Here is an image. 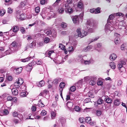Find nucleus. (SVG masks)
<instances>
[{
  "label": "nucleus",
  "instance_id": "1",
  "mask_svg": "<svg viewBox=\"0 0 127 127\" xmlns=\"http://www.w3.org/2000/svg\"><path fill=\"white\" fill-rule=\"evenodd\" d=\"M77 33L75 34L74 36L76 38H77L78 37L82 38L88 35V32L86 31L85 30H83L81 31V29L80 28H78L76 30Z\"/></svg>",
  "mask_w": 127,
  "mask_h": 127
},
{
  "label": "nucleus",
  "instance_id": "2",
  "mask_svg": "<svg viewBox=\"0 0 127 127\" xmlns=\"http://www.w3.org/2000/svg\"><path fill=\"white\" fill-rule=\"evenodd\" d=\"M115 26V24L114 25L111 23H107L105 25V30L106 33L107 34H108L111 32L113 30Z\"/></svg>",
  "mask_w": 127,
  "mask_h": 127
},
{
  "label": "nucleus",
  "instance_id": "3",
  "mask_svg": "<svg viewBox=\"0 0 127 127\" xmlns=\"http://www.w3.org/2000/svg\"><path fill=\"white\" fill-rule=\"evenodd\" d=\"M63 5L64 7H65V11L66 13L71 14L73 12V9L72 8L69 7V5H68V4L66 2H64Z\"/></svg>",
  "mask_w": 127,
  "mask_h": 127
},
{
  "label": "nucleus",
  "instance_id": "4",
  "mask_svg": "<svg viewBox=\"0 0 127 127\" xmlns=\"http://www.w3.org/2000/svg\"><path fill=\"white\" fill-rule=\"evenodd\" d=\"M22 12V11L20 10L17 11V18L21 20H24L25 18V15L24 13H21Z\"/></svg>",
  "mask_w": 127,
  "mask_h": 127
},
{
  "label": "nucleus",
  "instance_id": "5",
  "mask_svg": "<svg viewBox=\"0 0 127 127\" xmlns=\"http://www.w3.org/2000/svg\"><path fill=\"white\" fill-rule=\"evenodd\" d=\"M74 7L75 8H77L78 9H81L84 8V4L82 1L80 0L76 4L75 3V2L73 3Z\"/></svg>",
  "mask_w": 127,
  "mask_h": 127
},
{
  "label": "nucleus",
  "instance_id": "6",
  "mask_svg": "<svg viewBox=\"0 0 127 127\" xmlns=\"http://www.w3.org/2000/svg\"><path fill=\"white\" fill-rule=\"evenodd\" d=\"M19 30V28L17 26H14L13 27L12 31L11 30H10L8 32L9 34L10 35H12V36H14L15 35V33H13L11 34V32H17Z\"/></svg>",
  "mask_w": 127,
  "mask_h": 127
},
{
  "label": "nucleus",
  "instance_id": "7",
  "mask_svg": "<svg viewBox=\"0 0 127 127\" xmlns=\"http://www.w3.org/2000/svg\"><path fill=\"white\" fill-rule=\"evenodd\" d=\"M11 69H14V72L16 74H18L21 72L23 68L22 67H21L17 68H12Z\"/></svg>",
  "mask_w": 127,
  "mask_h": 127
},
{
  "label": "nucleus",
  "instance_id": "8",
  "mask_svg": "<svg viewBox=\"0 0 127 127\" xmlns=\"http://www.w3.org/2000/svg\"><path fill=\"white\" fill-rule=\"evenodd\" d=\"M72 19L73 23L75 24H78L80 21L81 22V20L79 19L78 16H74Z\"/></svg>",
  "mask_w": 127,
  "mask_h": 127
},
{
  "label": "nucleus",
  "instance_id": "9",
  "mask_svg": "<svg viewBox=\"0 0 127 127\" xmlns=\"http://www.w3.org/2000/svg\"><path fill=\"white\" fill-rule=\"evenodd\" d=\"M81 61L82 63H84V64L86 65L89 64L91 63H93V60L91 59H90L89 61H85L83 59H82L81 60Z\"/></svg>",
  "mask_w": 127,
  "mask_h": 127
},
{
  "label": "nucleus",
  "instance_id": "10",
  "mask_svg": "<svg viewBox=\"0 0 127 127\" xmlns=\"http://www.w3.org/2000/svg\"><path fill=\"white\" fill-rule=\"evenodd\" d=\"M83 81V80H79L77 83L75 84V86L78 88H80L82 86Z\"/></svg>",
  "mask_w": 127,
  "mask_h": 127
},
{
  "label": "nucleus",
  "instance_id": "11",
  "mask_svg": "<svg viewBox=\"0 0 127 127\" xmlns=\"http://www.w3.org/2000/svg\"><path fill=\"white\" fill-rule=\"evenodd\" d=\"M91 77V80L89 82V84L92 86H94L96 84L95 78L93 77Z\"/></svg>",
  "mask_w": 127,
  "mask_h": 127
},
{
  "label": "nucleus",
  "instance_id": "12",
  "mask_svg": "<svg viewBox=\"0 0 127 127\" xmlns=\"http://www.w3.org/2000/svg\"><path fill=\"white\" fill-rule=\"evenodd\" d=\"M32 66H33V62L29 63L26 67L27 70L28 71H31L32 68Z\"/></svg>",
  "mask_w": 127,
  "mask_h": 127
},
{
  "label": "nucleus",
  "instance_id": "13",
  "mask_svg": "<svg viewBox=\"0 0 127 127\" xmlns=\"http://www.w3.org/2000/svg\"><path fill=\"white\" fill-rule=\"evenodd\" d=\"M117 57V56L116 54L113 53L110 55V60L112 61H114Z\"/></svg>",
  "mask_w": 127,
  "mask_h": 127
},
{
  "label": "nucleus",
  "instance_id": "14",
  "mask_svg": "<svg viewBox=\"0 0 127 127\" xmlns=\"http://www.w3.org/2000/svg\"><path fill=\"white\" fill-rule=\"evenodd\" d=\"M59 122L61 123L62 126L66 122V120L63 117H60L59 118Z\"/></svg>",
  "mask_w": 127,
  "mask_h": 127
},
{
  "label": "nucleus",
  "instance_id": "15",
  "mask_svg": "<svg viewBox=\"0 0 127 127\" xmlns=\"http://www.w3.org/2000/svg\"><path fill=\"white\" fill-rule=\"evenodd\" d=\"M36 84L39 87H41L44 86L45 84V82L43 80H41L40 82H37Z\"/></svg>",
  "mask_w": 127,
  "mask_h": 127
},
{
  "label": "nucleus",
  "instance_id": "16",
  "mask_svg": "<svg viewBox=\"0 0 127 127\" xmlns=\"http://www.w3.org/2000/svg\"><path fill=\"white\" fill-rule=\"evenodd\" d=\"M44 32L47 34V35L50 37L53 36L52 34V33L51 30H46L44 31Z\"/></svg>",
  "mask_w": 127,
  "mask_h": 127
},
{
  "label": "nucleus",
  "instance_id": "17",
  "mask_svg": "<svg viewBox=\"0 0 127 127\" xmlns=\"http://www.w3.org/2000/svg\"><path fill=\"white\" fill-rule=\"evenodd\" d=\"M11 91L13 95L16 96L18 94V92L17 89L13 88L12 89Z\"/></svg>",
  "mask_w": 127,
  "mask_h": 127
},
{
  "label": "nucleus",
  "instance_id": "18",
  "mask_svg": "<svg viewBox=\"0 0 127 127\" xmlns=\"http://www.w3.org/2000/svg\"><path fill=\"white\" fill-rule=\"evenodd\" d=\"M127 47V44L126 43L123 44L121 46V49L122 50H125Z\"/></svg>",
  "mask_w": 127,
  "mask_h": 127
},
{
  "label": "nucleus",
  "instance_id": "19",
  "mask_svg": "<svg viewBox=\"0 0 127 127\" xmlns=\"http://www.w3.org/2000/svg\"><path fill=\"white\" fill-rule=\"evenodd\" d=\"M38 106L40 107H43L44 106V105L42 102L41 100L40 99L39 100L38 104Z\"/></svg>",
  "mask_w": 127,
  "mask_h": 127
},
{
  "label": "nucleus",
  "instance_id": "20",
  "mask_svg": "<svg viewBox=\"0 0 127 127\" xmlns=\"http://www.w3.org/2000/svg\"><path fill=\"white\" fill-rule=\"evenodd\" d=\"M92 45H89L84 48V50L85 52H87L92 49Z\"/></svg>",
  "mask_w": 127,
  "mask_h": 127
},
{
  "label": "nucleus",
  "instance_id": "21",
  "mask_svg": "<svg viewBox=\"0 0 127 127\" xmlns=\"http://www.w3.org/2000/svg\"><path fill=\"white\" fill-rule=\"evenodd\" d=\"M115 43L116 44L119 43L120 42V38L119 37H116L114 40Z\"/></svg>",
  "mask_w": 127,
  "mask_h": 127
},
{
  "label": "nucleus",
  "instance_id": "22",
  "mask_svg": "<svg viewBox=\"0 0 127 127\" xmlns=\"http://www.w3.org/2000/svg\"><path fill=\"white\" fill-rule=\"evenodd\" d=\"M61 79L60 78H57L54 79L53 81V83L54 84H56L58 83L60 81Z\"/></svg>",
  "mask_w": 127,
  "mask_h": 127
},
{
  "label": "nucleus",
  "instance_id": "23",
  "mask_svg": "<svg viewBox=\"0 0 127 127\" xmlns=\"http://www.w3.org/2000/svg\"><path fill=\"white\" fill-rule=\"evenodd\" d=\"M74 49L75 48L71 46L68 47V51L70 53H72L74 51Z\"/></svg>",
  "mask_w": 127,
  "mask_h": 127
},
{
  "label": "nucleus",
  "instance_id": "24",
  "mask_svg": "<svg viewBox=\"0 0 127 127\" xmlns=\"http://www.w3.org/2000/svg\"><path fill=\"white\" fill-rule=\"evenodd\" d=\"M109 66L111 68L113 69H115L116 68L115 64L114 62H111Z\"/></svg>",
  "mask_w": 127,
  "mask_h": 127
},
{
  "label": "nucleus",
  "instance_id": "25",
  "mask_svg": "<svg viewBox=\"0 0 127 127\" xmlns=\"http://www.w3.org/2000/svg\"><path fill=\"white\" fill-rule=\"evenodd\" d=\"M102 46V44L100 43H98L96 44L95 46L94 47L95 49L98 50V49L100 48Z\"/></svg>",
  "mask_w": 127,
  "mask_h": 127
},
{
  "label": "nucleus",
  "instance_id": "26",
  "mask_svg": "<svg viewBox=\"0 0 127 127\" xmlns=\"http://www.w3.org/2000/svg\"><path fill=\"white\" fill-rule=\"evenodd\" d=\"M29 46L30 48H32L35 47L36 45L35 42L34 41H33L31 43L29 44Z\"/></svg>",
  "mask_w": 127,
  "mask_h": 127
},
{
  "label": "nucleus",
  "instance_id": "27",
  "mask_svg": "<svg viewBox=\"0 0 127 127\" xmlns=\"http://www.w3.org/2000/svg\"><path fill=\"white\" fill-rule=\"evenodd\" d=\"M120 103V101L119 99H116L115 100L114 102V104L116 106H118Z\"/></svg>",
  "mask_w": 127,
  "mask_h": 127
},
{
  "label": "nucleus",
  "instance_id": "28",
  "mask_svg": "<svg viewBox=\"0 0 127 127\" xmlns=\"http://www.w3.org/2000/svg\"><path fill=\"white\" fill-rule=\"evenodd\" d=\"M73 104L71 102H68L67 103V107L69 108H71L73 106Z\"/></svg>",
  "mask_w": 127,
  "mask_h": 127
},
{
  "label": "nucleus",
  "instance_id": "29",
  "mask_svg": "<svg viewBox=\"0 0 127 127\" xmlns=\"http://www.w3.org/2000/svg\"><path fill=\"white\" fill-rule=\"evenodd\" d=\"M58 11L59 13L61 14H62L64 12V8L60 7L58 9Z\"/></svg>",
  "mask_w": 127,
  "mask_h": 127
},
{
  "label": "nucleus",
  "instance_id": "30",
  "mask_svg": "<svg viewBox=\"0 0 127 127\" xmlns=\"http://www.w3.org/2000/svg\"><path fill=\"white\" fill-rule=\"evenodd\" d=\"M55 113L53 111H52L51 113V118L52 119H53L55 118L56 117Z\"/></svg>",
  "mask_w": 127,
  "mask_h": 127
},
{
  "label": "nucleus",
  "instance_id": "31",
  "mask_svg": "<svg viewBox=\"0 0 127 127\" xmlns=\"http://www.w3.org/2000/svg\"><path fill=\"white\" fill-rule=\"evenodd\" d=\"M78 0H67L66 1H64V2H66L68 4V5H69L70 4L73 3L74 1H77Z\"/></svg>",
  "mask_w": 127,
  "mask_h": 127
},
{
  "label": "nucleus",
  "instance_id": "32",
  "mask_svg": "<svg viewBox=\"0 0 127 127\" xmlns=\"http://www.w3.org/2000/svg\"><path fill=\"white\" fill-rule=\"evenodd\" d=\"M113 15H115V16H122V17H123L124 16V14L119 12L117 13H116L114 14Z\"/></svg>",
  "mask_w": 127,
  "mask_h": 127
},
{
  "label": "nucleus",
  "instance_id": "33",
  "mask_svg": "<svg viewBox=\"0 0 127 127\" xmlns=\"http://www.w3.org/2000/svg\"><path fill=\"white\" fill-rule=\"evenodd\" d=\"M100 8L98 7L95 9V14H97L100 13Z\"/></svg>",
  "mask_w": 127,
  "mask_h": 127
},
{
  "label": "nucleus",
  "instance_id": "34",
  "mask_svg": "<svg viewBox=\"0 0 127 127\" xmlns=\"http://www.w3.org/2000/svg\"><path fill=\"white\" fill-rule=\"evenodd\" d=\"M74 109L75 111L78 112H79L81 110L80 107L77 106H75Z\"/></svg>",
  "mask_w": 127,
  "mask_h": 127
},
{
  "label": "nucleus",
  "instance_id": "35",
  "mask_svg": "<svg viewBox=\"0 0 127 127\" xmlns=\"http://www.w3.org/2000/svg\"><path fill=\"white\" fill-rule=\"evenodd\" d=\"M106 102L108 103H110L112 102V100L110 98H106L105 100Z\"/></svg>",
  "mask_w": 127,
  "mask_h": 127
},
{
  "label": "nucleus",
  "instance_id": "36",
  "mask_svg": "<svg viewBox=\"0 0 127 127\" xmlns=\"http://www.w3.org/2000/svg\"><path fill=\"white\" fill-rule=\"evenodd\" d=\"M59 47L62 50H64L65 49V47L62 44L60 43L59 44Z\"/></svg>",
  "mask_w": 127,
  "mask_h": 127
},
{
  "label": "nucleus",
  "instance_id": "37",
  "mask_svg": "<svg viewBox=\"0 0 127 127\" xmlns=\"http://www.w3.org/2000/svg\"><path fill=\"white\" fill-rule=\"evenodd\" d=\"M3 114V115H8L9 114V112L8 111L7 109H4L2 111Z\"/></svg>",
  "mask_w": 127,
  "mask_h": 127
},
{
  "label": "nucleus",
  "instance_id": "38",
  "mask_svg": "<svg viewBox=\"0 0 127 127\" xmlns=\"http://www.w3.org/2000/svg\"><path fill=\"white\" fill-rule=\"evenodd\" d=\"M50 40V39L48 37H46L44 39V42L46 43H49Z\"/></svg>",
  "mask_w": 127,
  "mask_h": 127
},
{
  "label": "nucleus",
  "instance_id": "39",
  "mask_svg": "<svg viewBox=\"0 0 127 127\" xmlns=\"http://www.w3.org/2000/svg\"><path fill=\"white\" fill-rule=\"evenodd\" d=\"M18 82L19 83V85H21L23 83V81L22 79H21V78H19L18 79Z\"/></svg>",
  "mask_w": 127,
  "mask_h": 127
},
{
  "label": "nucleus",
  "instance_id": "40",
  "mask_svg": "<svg viewBox=\"0 0 127 127\" xmlns=\"http://www.w3.org/2000/svg\"><path fill=\"white\" fill-rule=\"evenodd\" d=\"M84 16V12H82L81 13L80 15L78 16L80 20H81V22L82 21V19L83 18V16Z\"/></svg>",
  "mask_w": 127,
  "mask_h": 127
},
{
  "label": "nucleus",
  "instance_id": "41",
  "mask_svg": "<svg viewBox=\"0 0 127 127\" xmlns=\"http://www.w3.org/2000/svg\"><path fill=\"white\" fill-rule=\"evenodd\" d=\"M5 12V10L4 9H1L0 11V14L1 16H3Z\"/></svg>",
  "mask_w": 127,
  "mask_h": 127
},
{
  "label": "nucleus",
  "instance_id": "42",
  "mask_svg": "<svg viewBox=\"0 0 127 127\" xmlns=\"http://www.w3.org/2000/svg\"><path fill=\"white\" fill-rule=\"evenodd\" d=\"M103 102V100L99 98L98 100L97 103L98 104H101Z\"/></svg>",
  "mask_w": 127,
  "mask_h": 127
},
{
  "label": "nucleus",
  "instance_id": "43",
  "mask_svg": "<svg viewBox=\"0 0 127 127\" xmlns=\"http://www.w3.org/2000/svg\"><path fill=\"white\" fill-rule=\"evenodd\" d=\"M60 1L61 0H57L56 2L53 4V5L54 6H57Z\"/></svg>",
  "mask_w": 127,
  "mask_h": 127
},
{
  "label": "nucleus",
  "instance_id": "44",
  "mask_svg": "<svg viewBox=\"0 0 127 127\" xmlns=\"http://www.w3.org/2000/svg\"><path fill=\"white\" fill-rule=\"evenodd\" d=\"M14 86L16 88H18L20 86L19 84V83L17 81L15 82L14 84Z\"/></svg>",
  "mask_w": 127,
  "mask_h": 127
},
{
  "label": "nucleus",
  "instance_id": "45",
  "mask_svg": "<svg viewBox=\"0 0 127 127\" xmlns=\"http://www.w3.org/2000/svg\"><path fill=\"white\" fill-rule=\"evenodd\" d=\"M85 120L87 123H89L91 121V119L90 117H87L86 118Z\"/></svg>",
  "mask_w": 127,
  "mask_h": 127
},
{
  "label": "nucleus",
  "instance_id": "46",
  "mask_svg": "<svg viewBox=\"0 0 127 127\" xmlns=\"http://www.w3.org/2000/svg\"><path fill=\"white\" fill-rule=\"evenodd\" d=\"M18 115V113L17 112L15 111L12 114V115L14 117H17Z\"/></svg>",
  "mask_w": 127,
  "mask_h": 127
},
{
  "label": "nucleus",
  "instance_id": "47",
  "mask_svg": "<svg viewBox=\"0 0 127 127\" xmlns=\"http://www.w3.org/2000/svg\"><path fill=\"white\" fill-rule=\"evenodd\" d=\"M7 79L9 81H11L12 79V77L9 75H7L6 76Z\"/></svg>",
  "mask_w": 127,
  "mask_h": 127
},
{
  "label": "nucleus",
  "instance_id": "48",
  "mask_svg": "<svg viewBox=\"0 0 127 127\" xmlns=\"http://www.w3.org/2000/svg\"><path fill=\"white\" fill-rule=\"evenodd\" d=\"M61 26L63 28H65L67 26V24L63 22L61 24Z\"/></svg>",
  "mask_w": 127,
  "mask_h": 127
},
{
  "label": "nucleus",
  "instance_id": "49",
  "mask_svg": "<svg viewBox=\"0 0 127 127\" xmlns=\"http://www.w3.org/2000/svg\"><path fill=\"white\" fill-rule=\"evenodd\" d=\"M46 114L47 112L45 110H42L41 113V115L43 116L45 115Z\"/></svg>",
  "mask_w": 127,
  "mask_h": 127
},
{
  "label": "nucleus",
  "instance_id": "50",
  "mask_svg": "<svg viewBox=\"0 0 127 127\" xmlns=\"http://www.w3.org/2000/svg\"><path fill=\"white\" fill-rule=\"evenodd\" d=\"M65 83H64L63 82H61L59 86L61 88H64L65 86Z\"/></svg>",
  "mask_w": 127,
  "mask_h": 127
},
{
  "label": "nucleus",
  "instance_id": "51",
  "mask_svg": "<svg viewBox=\"0 0 127 127\" xmlns=\"http://www.w3.org/2000/svg\"><path fill=\"white\" fill-rule=\"evenodd\" d=\"M40 8L38 6H37L35 7V11L36 13H38L40 11Z\"/></svg>",
  "mask_w": 127,
  "mask_h": 127
},
{
  "label": "nucleus",
  "instance_id": "52",
  "mask_svg": "<svg viewBox=\"0 0 127 127\" xmlns=\"http://www.w3.org/2000/svg\"><path fill=\"white\" fill-rule=\"evenodd\" d=\"M102 113V111L100 110H98L96 111V114L98 116H100L101 114Z\"/></svg>",
  "mask_w": 127,
  "mask_h": 127
},
{
  "label": "nucleus",
  "instance_id": "53",
  "mask_svg": "<svg viewBox=\"0 0 127 127\" xmlns=\"http://www.w3.org/2000/svg\"><path fill=\"white\" fill-rule=\"evenodd\" d=\"M36 63L37 65H41L43 63L42 61L41 60H37L36 62Z\"/></svg>",
  "mask_w": 127,
  "mask_h": 127
},
{
  "label": "nucleus",
  "instance_id": "54",
  "mask_svg": "<svg viewBox=\"0 0 127 127\" xmlns=\"http://www.w3.org/2000/svg\"><path fill=\"white\" fill-rule=\"evenodd\" d=\"M119 63L123 65L125 64L126 63V61L125 60H121Z\"/></svg>",
  "mask_w": 127,
  "mask_h": 127
},
{
  "label": "nucleus",
  "instance_id": "55",
  "mask_svg": "<svg viewBox=\"0 0 127 127\" xmlns=\"http://www.w3.org/2000/svg\"><path fill=\"white\" fill-rule=\"evenodd\" d=\"M70 90L72 92H74L76 90V87L75 86H73L70 88Z\"/></svg>",
  "mask_w": 127,
  "mask_h": 127
},
{
  "label": "nucleus",
  "instance_id": "56",
  "mask_svg": "<svg viewBox=\"0 0 127 127\" xmlns=\"http://www.w3.org/2000/svg\"><path fill=\"white\" fill-rule=\"evenodd\" d=\"M118 68L120 70V69L123 67V65L120 63L118 64L117 66Z\"/></svg>",
  "mask_w": 127,
  "mask_h": 127
},
{
  "label": "nucleus",
  "instance_id": "57",
  "mask_svg": "<svg viewBox=\"0 0 127 127\" xmlns=\"http://www.w3.org/2000/svg\"><path fill=\"white\" fill-rule=\"evenodd\" d=\"M20 95L22 97H24L26 95V93L25 92H22L20 93Z\"/></svg>",
  "mask_w": 127,
  "mask_h": 127
},
{
  "label": "nucleus",
  "instance_id": "58",
  "mask_svg": "<svg viewBox=\"0 0 127 127\" xmlns=\"http://www.w3.org/2000/svg\"><path fill=\"white\" fill-rule=\"evenodd\" d=\"M103 82L101 80H99L97 82V84L99 86H101L103 85Z\"/></svg>",
  "mask_w": 127,
  "mask_h": 127
},
{
  "label": "nucleus",
  "instance_id": "59",
  "mask_svg": "<svg viewBox=\"0 0 127 127\" xmlns=\"http://www.w3.org/2000/svg\"><path fill=\"white\" fill-rule=\"evenodd\" d=\"M118 28L119 29H125L126 28V27L125 26H123L122 25H118Z\"/></svg>",
  "mask_w": 127,
  "mask_h": 127
},
{
  "label": "nucleus",
  "instance_id": "60",
  "mask_svg": "<svg viewBox=\"0 0 127 127\" xmlns=\"http://www.w3.org/2000/svg\"><path fill=\"white\" fill-rule=\"evenodd\" d=\"M90 78V76H88L84 78V81L85 82H87Z\"/></svg>",
  "mask_w": 127,
  "mask_h": 127
},
{
  "label": "nucleus",
  "instance_id": "61",
  "mask_svg": "<svg viewBox=\"0 0 127 127\" xmlns=\"http://www.w3.org/2000/svg\"><path fill=\"white\" fill-rule=\"evenodd\" d=\"M7 12L11 14L13 12V10L10 8H8Z\"/></svg>",
  "mask_w": 127,
  "mask_h": 127
},
{
  "label": "nucleus",
  "instance_id": "62",
  "mask_svg": "<svg viewBox=\"0 0 127 127\" xmlns=\"http://www.w3.org/2000/svg\"><path fill=\"white\" fill-rule=\"evenodd\" d=\"M20 30L21 32L23 33H25V29L23 27H21L20 28Z\"/></svg>",
  "mask_w": 127,
  "mask_h": 127
},
{
  "label": "nucleus",
  "instance_id": "63",
  "mask_svg": "<svg viewBox=\"0 0 127 127\" xmlns=\"http://www.w3.org/2000/svg\"><path fill=\"white\" fill-rule=\"evenodd\" d=\"M115 15H113V14H112L109 15V17L108 19L112 20L114 18Z\"/></svg>",
  "mask_w": 127,
  "mask_h": 127
},
{
  "label": "nucleus",
  "instance_id": "64",
  "mask_svg": "<svg viewBox=\"0 0 127 127\" xmlns=\"http://www.w3.org/2000/svg\"><path fill=\"white\" fill-rule=\"evenodd\" d=\"M25 5V4L24 2H21L20 3V6L21 7H24Z\"/></svg>",
  "mask_w": 127,
  "mask_h": 127
}]
</instances>
